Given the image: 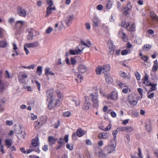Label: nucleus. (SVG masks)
<instances>
[{"label": "nucleus", "instance_id": "f257e3e1", "mask_svg": "<svg viewBox=\"0 0 158 158\" xmlns=\"http://www.w3.org/2000/svg\"><path fill=\"white\" fill-rule=\"evenodd\" d=\"M115 140L111 139L108 145L104 149L105 151L108 154L114 152L116 146V142Z\"/></svg>", "mask_w": 158, "mask_h": 158}, {"label": "nucleus", "instance_id": "f03ea898", "mask_svg": "<svg viewBox=\"0 0 158 158\" xmlns=\"http://www.w3.org/2000/svg\"><path fill=\"white\" fill-rule=\"evenodd\" d=\"M110 66L109 64L104 65L102 66H98L96 69V72L97 74L103 73L109 71Z\"/></svg>", "mask_w": 158, "mask_h": 158}, {"label": "nucleus", "instance_id": "7ed1b4c3", "mask_svg": "<svg viewBox=\"0 0 158 158\" xmlns=\"http://www.w3.org/2000/svg\"><path fill=\"white\" fill-rule=\"evenodd\" d=\"M98 94L97 93H95V94H91L89 96L91 98V100L93 102V106L95 107H97L98 106L99 101L98 99Z\"/></svg>", "mask_w": 158, "mask_h": 158}, {"label": "nucleus", "instance_id": "20e7f679", "mask_svg": "<svg viewBox=\"0 0 158 158\" xmlns=\"http://www.w3.org/2000/svg\"><path fill=\"white\" fill-rule=\"evenodd\" d=\"M137 101L136 100L135 98L133 96H128L127 101V103L128 105H130L131 106H134L137 105Z\"/></svg>", "mask_w": 158, "mask_h": 158}, {"label": "nucleus", "instance_id": "39448f33", "mask_svg": "<svg viewBox=\"0 0 158 158\" xmlns=\"http://www.w3.org/2000/svg\"><path fill=\"white\" fill-rule=\"evenodd\" d=\"M27 78V75L24 72H20L18 74V79L19 81L21 83H25V79Z\"/></svg>", "mask_w": 158, "mask_h": 158}, {"label": "nucleus", "instance_id": "423d86ee", "mask_svg": "<svg viewBox=\"0 0 158 158\" xmlns=\"http://www.w3.org/2000/svg\"><path fill=\"white\" fill-rule=\"evenodd\" d=\"M17 13L20 16L25 17L27 15L26 10L22 7H19L17 9Z\"/></svg>", "mask_w": 158, "mask_h": 158}, {"label": "nucleus", "instance_id": "0eeeda50", "mask_svg": "<svg viewBox=\"0 0 158 158\" xmlns=\"http://www.w3.org/2000/svg\"><path fill=\"white\" fill-rule=\"evenodd\" d=\"M107 97L108 99L116 100L118 98V93L116 92L113 91L109 94H108Z\"/></svg>", "mask_w": 158, "mask_h": 158}, {"label": "nucleus", "instance_id": "6e6552de", "mask_svg": "<svg viewBox=\"0 0 158 158\" xmlns=\"http://www.w3.org/2000/svg\"><path fill=\"white\" fill-rule=\"evenodd\" d=\"M108 45L110 49V54L113 55L114 53L115 46L114 45L113 42L111 40H109L108 42Z\"/></svg>", "mask_w": 158, "mask_h": 158}, {"label": "nucleus", "instance_id": "1a4fd4ad", "mask_svg": "<svg viewBox=\"0 0 158 158\" xmlns=\"http://www.w3.org/2000/svg\"><path fill=\"white\" fill-rule=\"evenodd\" d=\"M85 102L84 104L83 107V109L86 110H88L89 109L91 106V104L89 102V99L88 97H85Z\"/></svg>", "mask_w": 158, "mask_h": 158}, {"label": "nucleus", "instance_id": "9d476101", "mask_svg": "<svg viewBox=\"0 0 158 158\" xmlns=\"http://www.w3.org/2000/svg\"><path fill=\"white\" fill-rule=\"evenodd\" d=\"M135 24L134 23H128L127 24H126V28L127 30L129 31H134L135 30Z\"/></svg>", "mask_w": 158, "mask_h": 158}, {"label": "nucleus", "instance_id": "9b49d317", "mask_svg": "<svg viewBox=\"0 0 158 158\" xmlns=\"http://www.w3.org/2000/svg\"><path fill=\"white\" fill-rule=\"evenodd\" d=\"M28 34L27 36V39L28 40H31L32 39L34 35L33 32L35 31L32 28H29L27 30Z\"/></svg>", "mask_w": 158, "mask_h": 158}, {"label": "nucleus", "instance_id": "f8f14e48", "mask_svg": "<svg viewBox=\"0 0 158 158\" xmlns=\"http://www.w3.org/2000/svg\"><path fill=\"white\" fill-rule=\"evenodd\" d=\"M26 46L28 48H33L36 47L39 45V43L38 41H36L34 42L26 43L25 44Z\"/></svg>", "mask_w": 158, "mask_h": 158}, {"label": "nucleus", "instance_id": "ddd939ff", "mask_svg": "<svg viewBox=\"0 0 158 158\" xmlns=\"http://www.w3.org/2000/svg\"><path fill=\"white\" fill-rule=\"evenodd\" d=\"M145 126L147 131L148 132H150L152 130L151 122L150 120L149 119L147 120Z\"/></svg>", "mask_w": 158, "mask_h": 158}, {"label": "nucleus", "instance_id": "4468645a", "mask_svg": "<svg viewBox=\"0 0 158 158\" xmlns=\"http://www.w3.org/2000/svg\"><path fill=\"white\" fill-rule=\"evenodd\" d=\"M87 70V68L84 65H80L78 67V70L80 73H84Z\"/></svg>", "mask_w": 158, "mask_h": 158}, {"label": "nucleus", "instance_id": "2eb2a0df", "mask_svg": "<svg viewBox=\"0 0 158 158\" xmlns=\"http://www.w3.org/2000/svg\"><path fill=\"white\" fill-rule=\"evenodd\" d=\"M74 16L73 15H69L65 19V22L68 26L70 25L72 21Z\"/></svg>", "mask_w": 158, "mask_h": 158}, {"label": "nucleus", "instance_id": "dca6fc26", "mask_svg": "<svg viewBox=\"0 0 158 158\" xmlns=\"http://www.w3.org/2000/svg\"><path fill=\"white\" fill-rule=\"evenodd\" d=\"M108 154L105 151V149L101 150L99 152L98 156L101 158H106L107 157V155Z\"/></svg>", "mask_w": 158, "mask_h": 158}, {"label": "nucleus", "instance_id": "f3484780", "mask_svg": "<svg viewBox=\"0 0 158 158\" xmlns=\"http://www.w3.org/2000/svg\"><path fill=\"white\" fill-rule=\"evenodd\" d=\"M119 35L123 39L124 41L126 42L127 41V39L126 37V34L123 32V30H120L119 31Z\"/></svg>", "mask_w": 158, "mask_h": 158}, {"label": "nucleus", "instance_id": "a211bd4d", "mask_svg": "<svg viewBox=\"0 0 158 158\" xmlns=\"http://www.w3.org/2000/svg\"><path fill=\"white\" fill-rule=\"evenodd\" d=\"M39 139L38 137L35 138L31 142L32 146L33 147H37L39 144Z\"/></svg>", "mask_w": 158, "mask_h": 158}, {"label": "nucleus", "instance_id": "6ab92c4d", "mask_svg": "<svg viewBox=\"0 0 158 158\" xmlns=\"http://www.w3.org/2000/svg\"><path fill=\"white\" fill-rule=\"evenodd\" d=\"M51 69L48 67H46L45 69V74L48 76L49 74L51 75H54L55 74L52 71H50Z\"/></svg>", "mask_w": 158, "mask_h": 158}, {"label": "nucleus", "instance_id": "aec40b11", "mask_svg": "<svg viewBox=\"0 0 158 158\" xmlns=\"http://www.w3.org/2000/svg\"><path fill=\"white\" fill-rule=\"evenodd\" d=\"M56 140L57 139L55 138L53 136H49L48 137V141L50 145H52L54 144Z\"/></svg>", "mask_w": 158, "mask_h": 158}, {"label": "nucleus", "instance_id": "412c9836", "mask_svg": "<svg viewBox=\"0 0 158 158\" xmlns=\"http://www.w3.org/2000/svg\"><path fill=\"white\" fill-rule=\"evenodd\" d=\"M53 93L50 90H48L47 92V95L48 97L47 100H53Z\"/></svg>", "mask_w": 158, "mask_h": 158}, {"label": "nucleus", "instance_id": "4be33fe9", "mask_svg": "<svg viewBox=\"0 0 158 158\" xmlns=\"http://www.w3.org/2000/svg\"><path fill=\"white\" fill-rule=\"evenodd\" d=\"M17 137L21 139L24 138L26 136V134L25 132L21 131L19 133H18L17 135Z\"/></svg>", "mask_w": 158, "mask_h": 158}, {"label": "nucleus", "instance_id": "5701e85b", "mask_svg": "<svg viewBox=\"0 0 158 158\" xmlns=\"http://www.w3.org/2000/svg\"><path fill=\"white\" fill-rule=\"evenodd\" d=\"M82 46V45L80 44L78 45V46L77 47L75 48V51H76L77 55L81 54L84 48L82 49H80L79 48H81Z\"/></svg>", "mask_w": 158, "mask_h": 158}, {"label": "nucleus", "instance_id": "b1692460", "mask_svg": "<svg viewBox=\"0 0 158 158\" xmlns=\"http://www.w3.org/2000/svg\"><path fill=\"white\" fill-rule=\"evenodd\" d=\"M154 64L152 68V70L153 72L156 71L158 69V62L157 60H155L154 62Z\"/></svg>", "mask_w": 158, "mask_h": 158}, {"label": "nucleus", "instance_id": "393cba45", "mask_svg": "<svg viewBox=\"0 0 158 158\" xmlns=\"http://www.w3.org/2000/svg\"><path fill=\"white\" fill-rule=\"evenodd\" d=\"M147 85L151 86L152 87L151 88L149 89V92L148 93V94L149 92H151L153 90H155L156 89V84L152 83H149L148 84H147Z\"/></svg>", "mask_w": 158, "mask_h": 158}, {"label": "nucleus", "instance_id": "a878e982", "mask_svg": "<svg viewBox=\"0 0 158 158\" xmlns=\"http://www.w3.org/2000/svg\"><path fill=\"white\" fill-rule=\"evenodd\" d=\"M76 133L77 136L79 137H81L85 134L83 132V130L80 128L77 130Z\"/></svg>", "mask_w": 158, "mask_h": 158}, {"label": "nucleus", "instance_id": "bb28decb", "mask_svg": "<svg viewBox=\"0 0 158 158\" xmlns=\"http://www.w3.org/2000/svg\"><path fill=\"white\" fill-rule=\"evenodd\" d=\"M150 16L153 20L158 22V17L154 12H151L150 13Z\"/></svg>", "mask_w": 158, "mask_h": 158}, {"label": "nucleus", "instance_id": "cd10ccee", "mask_svg": "<svg viewBox=\"0 0 158 158\" xmlns=\"http://www.w3.org/2000/svg\"><path fill=\"white\" fill-rule=\"evenodd\" d=\"M99 21L98 18L96 17L94 18L93 20V26L95 27H98Z\"/></svg>", "mask_w": 158, "mask_h": 158}, {"label": "nucleus", "instance_id": "c85d7f7f", "mask_svg": "<svg viewBox=\"0 0 158 158\" xmlns=\"http://www.w3.org/2000/svg\"><path fill=\"white\" fill-rule=\"evenodd\" d=\"M5 143L7 148L10 147L12 145V141L10 139H7L5 141Z\"/></svg>", "mask_w": 158, "mask_h": 158}, {"label": "nucleus", "instance_id": "c756f323", "mask_svg": "<svg viewBox=\"0 0 158 158\" xmlns=\"http://www.w3.org/2000/svg\"><path fill=\"white\" fill-rule=\"evenodd\" d=\"M139 153L138 154L137 152L135 153V155L134 156H131V158H139V157L141 156V149L140 148H138Z\"/></svg>", "mask_w": 158, "mask_h": 158}, {"label": "nucleus", "instance_id": "7c9ffc66", "mask_svg": "<svg viewBox=\"0 0 158 158\" xmlns=\"http://www.w3.org/2000/svg\"><path fill=\"white\" fill-rule=\"evenodd\" d=\"M75 103L76 106L79 105L80 104V101L77 98H74L72 100V103Z\"/></svg>", "mask_w": 158, "mask_h": 158}, {"label": "nucleus", "instance_id": "2f4dec72", "mask_svg": "<svg viewBox=\"0 0 158 158\" xmlns=\"http://www.w3.org/2000/svg\"><path fill=\"white\" fill-rule=\"evenodd\" d=\"M151 46L149 44L145 45L143 47V50L145 51L149 50L151 48Z\"/></svg>", "mask_w": 158, "mask_h": 158}, {"label": "nucleus", "instance_id": "473e14b6", "mask_svg": "<svg viewBox=\"0 0 158 158\" xmlns=\"http://www.w3.org/2000/svg\"><path fill=\"white\" fill-rule=\"evenodd\" d=\"M42 123H40V122L38 121H35L34 123V125L35 129H37L40 127L42 126Z\"/></svg>", "mask_w": 158, "mask_h": 158}, {"label": "nucleus", "instance_id": "72a5a7b5", "mask_svg": "<svg viewBox=\"0 0 158 158\" xmlns=\"http://www.w3.org/2000/svg\"><path fill=\"white\" fill-rule=\"evenodd\" d=\"M37 73L39 76H40L42 74V67L40 66H38L37 70L36 72Z\"/></svg>", "mask_w": 158, "mask_h": 158}, {"label": "nucleus", "instance_id": "f704fd0d", "mask_svg": "<svg viewBox=\"0 0 158 158\" xmlns=\"http://www.w3.org/2000/svg\"><path fill=\"white\" fill-rule=\"evenodd\" d=\"M52 10L51 7H47V8L46 14L45 15V17H48L49 15L52 13Z\"/></svg>", "mask_w": 158, "mask_h": 158}, {"label": "nucleus", "instance_id": "c9c22d12", "mask_svg": "<svg viewBox=\"0 0 158 158\" xmlns=\"http://www.w3.org/2000/svg\"><path fill=\"white\" fill-rule=\"evenodd\" d=\"M120 75L122 77H124L125 78H127L128 79H130V78L129 77H128L127 76V73H126L124 72H120Z\"/></svg>", "mask_w": 158, "mask_h": 158}, {"label": "nucleus", "instance_id": "e433bc0d", "mask_svg": "<svg viewBox=\"0 0 158 158\" xmlns=\"http://www.w3.org/2000/svg\"><path fill=\"white\" fill-rule=\"evenodd\" d=\"M7 44L5 41H0V48H4L6 47Z\"/></svg>", "mask_w": 158, "mask_h": 158}, {"label": "nucleus", "instance_id": "4c0bfd02", "mask_svg": "<svg viewBox=\"0 0 158 158\" xmlns=\"http://www.w3.org/2000/svg\"><path fill=\"white\" fill-rule=\"evenodd\" d=\"M48 101L49 102L48 106V107L49 109H52L53 108V106L52 105L53 100L51 101L50 100Z\"/></svg>", "mask_w": 158, "mask_h": 158}, {"label": "nucleus", "instance_id": "58836bf2", "mask_svg": "<svg viewBox=\"0 0 158 158\" xmlns=\"http://www.w3.org/2000/svg\"><path fill=\"white\" fill-rule=\"evenodd\" d=\"M126 131L127 132H131L133 130L132 127H126Z\"/></svg>", "mask_w": 158, "mask_h": 158}, {"label": "nucleus", "instance_id": "ea45409f", "mask_svg": "<svg viewBox=\"0 0 158 158\" xmlns=\"http://www.w3.org/2000/svg\"><path fill=\"white\" fill-rule=\"evenodd\" d=\"M5 87L4 83L0 84V93L2 94L3 91L4 90Z\"/></svg>", "mask_w": 158, "mask_h": 158}, {"label": "nucleus", "instance_id": "a19ab883", "mask_svg": "<svg viewBox=\"0 0 158 158\" xmlns=\"http://www.w3.org/2000/svg\"><path fill=\"white\" fill-rule=\"evenodd\" d=\"M106 82L109 84H111L113 81L112 79L110 77H106Z\"/></svg>", "mask_w": 158, "mask_h": 158}, {"label": "nucleus", "instance_id": "79ce46f5", "mask_svg": "<svg viewBox=\"0 0 158 158\" xmlns=\"http://www.w3.org/2000/svg\"><path fill=\"white\" fill-rule=\"evenodd\" d=\"M118 131L117 130H114L112 132V135L113 136L114 139L113 140H116V135L118 134Z\"/></svg>", "mask_w": 158, "mask_h": 158}, {"label": "nucleus", "instance_id": "37998d69", "mask_svg": "<svg viewBox=\"0 0 158 158\" xmlns=\"http://www.w3.org/2000/svg\"><path fill=\"white\" fill-rule=\"evenodd\" d=\"M3 73V72L2 70L0 71V84L4 83L3 81L2 80Z\"/></svg>", "mask_w": 158, "mask_h": 158}, {"label": "nucleus", "instance_id": "c03bdc74", "mask_svg": "<svg viewBox=\"0 0 158 158\" xmlns=\"http://www.w3.org/2000/svg\"><path fill=\"white\" fill-rule=\"evenodd\" d=\"M23 22L22 21H18L16 22V27H17L19 25V24H20V25L19 27H22L23 25Z\"/></svg>", "mask_w": 158, "mask_h": 158}, {"label": "nucleus", "instance_id": "a18cd8bd", "mask_svg": "<svg viewBox=\"0 0 158 158\" xmlns=\"http://www.w3.org/2000/svg\"><path fill=\"white\" fill-rule=\"evenodd\" d=\"M130 52V51L126 49L123 50L121 52V54L123 55H126Z\"/></svg>", "mask_w": 158, "mask_h": 158}, {"label": "nucleus", "instance_id": "49530a36", "mask_svg": "<svg viewBox=\"0 0 158 158\" xmlns=\"http://www.w3.org/2000/svg\"><path fill=\"white\" fill-rule=\"evenodd\" d=\"M47 2L49 5L48 7H51L53 5V3L52 0H47Z\"/></svg>", "mask_w": 158, "mask_h": 158}, {"label": "nucleus", "instance_id": "de8ad7c7", "mask_svg": "<svg viewBox=\"0 0 158 158\" xmlns=\"http://www.w3.org/2000/svg\"><path fill=\"white\" fill-rule=\"evenodd\" d=\"M103 136V138L104 139H107L109 138V134L108 133H102Z\"/></svg>", "mask_w": 158, "mask_h": 158}, {"label": "nucleus", "instance_id": "09e8293b", "mask_svg": "<svg viewBox=\"0 0 158 158\" xmlns=\"http://www.w3.org/2000/svg\"><path fill=\"white\" fill-rule=\"evenodd\" d=\"M40 120L43 123H45L47 121V118L45 116H43L40 118Z\"/></svg>", "mask_w": 158, "mask_h": 158}, {"label": "nucleus", "instance_id": "8fccbe9b", "mask_svg": "<svg viewBox=\"0 0 158 158\" xmlns=\"http://www.w3.org/2000/svg\"><path fill=\"white\" fill-rule=\"evenodd\" d=\"M71 115V113L70 112L66 111L63 113V115L65 117H69Z\"/></svg>", "mask_w": 158, "mask_h": 158}, {"label": "nucleus", "instance_id": "3c124183", "mask_svg": "<svg viewBox=\"0 0 158 158\" xmlns=\"http://www.w3.org/2000/svg\"><path fill=\"white\" fill-rule=\"evenodd\" d=\"M5 77L8 78H10L12 77V76L9 74L8 71L7 70H6L5 74Z\"/></svg>", "mask_w": 158, "mask_h": 158}, {"label": "nucleus", "instance_id": "603ef678", "mask_svg": "<svg viewBox=\"0 0 158 158\" xmlns=\"http://www.w3.org/2000/svg\"><path fill=\"white\" fill-rule=\"evenodd\" d=\"M135 76H136V79L138 80H139L140 79V75L138 72H136L135 73Z\"/></svg>", "mask_w": 158, "mask_h": 158}, {"label": "nucleus", "instance_id": "864d4df0", "mask_svg": "<svg viewBox=\"0 0 158 158\" xmlns=\"http://www.w3.org/2000/svg\"><path fill=\"white\" fill-rule=\"evenodd\" d=\"M141 59L145 62H147L148 57L146 56H144L141 57Z\"/></svg>", "mask_w": 158, "mask_h": 158}, {"label": "nucleus", "instance_id": "5fc2aeb1", "mask_svg": "<svg viewBox=\"0 0 158 158\" xmlns=\"http://www.w3.org/2000/svg\"><path fill=\"white\" fill-rule=\"evenodd\" d=\"M66 147L68 149H69L70 151H72L73 149V146H70V145L69 143H67L66 144Z\"/></svg>", "mask_w": 158, "mask_h": 158}, {"label": "nucleus", "instance_id": "6e6d98bb", "mask_svg": "<svg viewBox=\"0 0 158 158\" xmlns=\"http://www.w3.org/2000/svg\"><path fill=\"white\" fill-rule=\"evenodd\" d=\"M117 84L121 88L126 86V85H125V84L122 83L119 81H118L117 82Z\"/></svg>", "mask_w": 158, "mask_h": 158}, {"label": "nucleus", "instance_id": "4d7b16f0", "mask_svg": "<svg viewBox=\"0 0 158 158\" xmlns=\"http://www.w3.org/2000/svg\"><path fill=\"white\" fill-rule=\"evenodd\" d=\"M112 6V4L110 2H109L107 4V5L106 6V8L107 9H110Z\"/></svg>", "mask_w": 158, "mask_h": 158}, {"label": "nucleus", "instance_id": "13d9d810", "mask_svg": "<svg viewBox=\"0 0 158 158\" xmlns=\"http://www.w3.org/2000/svg\"><path fill=\"white\" fill-rule=\"evenodd\" d=\"M13 53L11 54V56L12 57H14L15 56H18L19 55L18 52L16 50H14L13 52Z\"/></svg>", "mask_w": 158, "mask_h": 158}, {"label": "nucleus", "instance_id": "bf43d9fd", "mask_svg": "<svg viewBox=\"0 0 158 158\" xmlns=\"http://www.w3.org/2000/svg\"><path fill=\"white\" fill-rule=\"evenodd\" d=\"M57 96H58V99H59V100H62L63 95L61 93H57Z\"/></svg>", "mask_w": 158, "mask_h": 158}, {"label": "nucleus", "instance_id": "052dcab7", "mask_svg": "<svg viewBox=\"0 0 158 158\" xmlns=\"http://www.w3.org/2000/svg\"><path fill=\"white\" fill-rule=\"evenodd\" d=\"M35 82L38 87V89L39 91H40V83L38 82V81H35Z\"/></svg>", "mask_w": 158, "mask_h": 158}, {"label": "nucleus", "instance_id": "680f3d73", "mask_svg": "<svg viewBox=\"0 0 158 158\" xmlns=\"http://www.w3.org/2000/svg\"><path fill=\"white\" fill-rule=\"evenodd\" d=\"M6 125L8 126H10L13 124V123L12 121L7 120L6 122Z\"/></svg>", "mask_w": 158, "mask_h": 158}, {"label": "nucleus", "instance_id": "e2e57ef3", "mask_svg": "<svg viewBox=\"0 0 158 158\" xmlns=\"http://www.w3.org/2000/svg\"><path fill=\"white\" fill-rule=\"evenodd\" d=\"M27 46H26V44H25L24 45V51L26 52V54L27 55L29 53V50L27 49Z\"/></svg>", "mask_w": 158, "mask_h": 158}, {"label": "nucleus", "instance_id": "0e129e2a", "mask_svg": "<svg viewBox=\"0 0 158 158\" xmlns=\"http://www.w3.org/2000/svg\"><path fill=\"white\" fill-rule=\"evenodd\" d=\"M126 24H127L126 22L125 21H123L121 23V26L123 27L126 28Z\"/></svg>", "mask_w": 158, "mask_h": 158}, {"label": "nucleus", "instance_id": "69168bd1", "mask_svg": "<svg viewBox=\"0 0 158 158\" xmlns=\"http://www.w3.org/2000/svg\"><path fill=\"white\" fill-rule=\"evenodd\" d=\"M71 63L72 65L75 64L76 63V61L75 59L73 58H72L71 59Z\"/></svg>", "mask_w": 158, "mask_h": 158}, {"label": "nucleus", "instance_id": "338daca9", "mask_svg": "<svg viewBox=\"0 0 158 158\" xmlns=\"http://www.w3.org/2000/svg\"><path fill=\"white\" fill-rule=\"evenodd\" d=\"M62 100H59V99H58L56 103H55V105L56 106H59L60 104L61 103V102Z\"/></svg>", "mask_w": 158, "mask_h": 158}, {"label": "nucleus", "instance_id": "774afa93", "mask_svg": "<svg viewBox=\"0 0 158 158\" xmlns=\"http://www.w3.org/2000/svg\"><path fill=\"white\" fill-rule=\"evenodd\" d=\"M52 31V28L48 27L46 31V32L48 34L50 33Z\"/></svg>", "mask_w": 158, "mask_h": 158}]
</instances>
